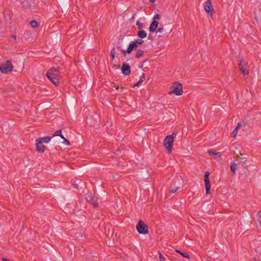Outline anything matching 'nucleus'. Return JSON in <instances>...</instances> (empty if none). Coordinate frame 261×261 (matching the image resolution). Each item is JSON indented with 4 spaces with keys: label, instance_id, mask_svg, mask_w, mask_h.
Returning <instances> with one entry per match:
<instances>
[{
    "label": "nucleus",
    "instance_id": "nucleus-20",
    "mask_svg": "<svg viewBox=\"0 0 261 261\" xmlns=\"http://www.w3.org/2000/svg\"><path fill=\"white\" fill-rule=\"evenodd\" d=\"M175 251L181 255H182L184 257L189 259L190 258V255L187 253L185 252H182L178 250H176Z\"/></svg>",
    "mask_w": 261,
    "mask_h": 261
},
{
    "label": "nucleus",
    "instance_id": "nucleus-29",
    "mask_svg": "<svg viewBox=\"0 0 261 261\" xmlns=\"http://www.w3.org/2000/svg\"><path fill=\"white\" fill-rule=\"evenodd\" d=\"M120 51L123 54V56L125 57L126 54H127V49L126 50H123V49H120Z\"/></svg>",
    "mask_w": 261,
    "mask_h": 261
},
{
    "label": "nucleus",
    "instance_id": "nucleus-18",
    "mask_svg": "<svg viewBox=\"0 0 261 261\" xmlns=\"http://www.w3.org/2000/svg\"><path fill=\"white\" fill-rule=\"evenodd\" d=\"M237 164L234 163H231L230 164V170L233 175L236 174V171L237 170Z\"/></svg>",
    "mask_w": 261,
    "mask_h": 261
},
{
    "label": "nucleus",
    "instance_id": "nucleus-19",
    "mask_svg": "<svg viewBox=\"0 0 261 261\" xmlns=\"http://www.w3.org/2000/svg\"><path fill=\"white\" fill-rule=\"evenodd\" d=\"M144 54V51L143 50L139 49L137 51V53L135 55V57L137 59H139L141 57H142Z\"/></svg>",
    "mask_w": 261,
    "mask_h": 261
},
{
    "label": "nucleus",
    "instance_id": "nucleus-41",
    "mask_svg": "<svg viewBox=\"0 0 261 261\" xmlns=\"http://www.w3.org/2000/svg\"><path fill=\"white\" fill-rule=\"evenodd\" d=\"M155 1V0H150V2L151 3H153Z\"/></svg>",
    "mask_w": 261,
    "mask_h": 261
},
{
    "label": "nucleus",
    "instance_id": "nucleus-34",
    "mask_svg": "<svg viewBox=\"0 0 261 261\" xmlns=\"http://www.w3.org/2000/svg\"><path fill=\"white\" fill-rule=\"evenodd\" d=\"M113 67L115 68V69H119L120 68V66L119 65H117L116 64H114L113 65Z\"/></svg>",
    "mask_w": 261,
    "mask_h": 261
},
{
    "label": "nucleus",
    "instance_id": "nucleus-38",
    "mask_svg": "<svg viewBox=\"0 0 261 261\" xmlns=\"http://www.w3.org/2000/svg\"><path fill=\"white\" fill-rule=\"evenodd\" d=\"M111 56L112 59L114 60L115 59V54H111Z\"/></svg>",
    "mask_w": 261,
    "mask_h": 261
},
{
    "label": "nucleus",
    "instance_id": "nucleus-25",
    "mask_svg": "<svg viewBox=\"0 0 261 261\" xmlns=\"http://www.w3.org/2000/svg\"><path fill=\"white\" fill-rule=\"evenodd\" d=\"M136 24L138 26V28L139 30H141L142 28L143 27V24L141 23L139 21H137L136 22Z\"/></svg>",
    "mask_w": 261,
    "mask_h": 261
},
{
    "label": "nucleus",
    "instance_id": "nucleus-22",
    "mask_svg": "<svg viewBox=\"0 0 261 261\" xmlns=\"http://www.w3.org/2000/svg\"><path fill=\"white\" fill-rule=\"evenodd\" d=\"M30 24L32 28H37L39 26V23L34 20H31Z\"/></svg>",
    "mask_w": 261,
    "mask_h": 261
},
{
    "label": "nucleus",
    "instance_id": "nucleus-42",
    "mask_svg": "<svg viewBox=\"0 0 261 261\" xmlns=\"http://www.w3.org/2000/svg\"><path fill=\"white\" fill-rule=\"evenodd\" d=\"M147 60H144L143 62H142V64H144L145 62H146Z\"/></svg>",
    "mask_w": 261,
    "mask_h": 261
},
{
    "label": "nucleus",
    "instance_id": "nucleus-4",
    "mask_svg": "<svg viewBox=\"0 0 261 261\" xmlns=\"http://www.w3.org/2000/svg\"><path fill=\"white\" fill-rule=\"evenodd\" d=\"M136 229L139 233L146 234L148 233V226L145 222L140 220L136 226Z\"/></svg>",
    "mask_w": 261,
    "mask_h": 261
},
{
    "label": "nucleus",
    "instance_id": "nucleus-10",
    "mask_svg": "<svg viewBox=\"0 0 261 261\" xmlns=\"http://www.w3.org/2000/svg\"><path fill=\"white\" fill-rule=\"evenodd\" d=\"M121 71L124 75H129L131 72L130 65L128 63H123L121 67Z\"/></svg>",
    "mask_w": 261,
    "mask_h": 261
},
{
    "label": "nucleus",
    "instance_id": "nucleus-6",
    "mask_svg": "<svg viewBox=\"0 0 261 261\" xmlns=\"http://www.w3.org/2000/svg\"><path fill=\"white\" fill-rule=\"evenodd\" d=\"M247 66L248 62L244 58H242L240 60V62L239 64V68L244 75H247L249 74V70L247 68Z\"/></svg>",
    "mask_w": 261,
    "mask_h": 261
},
{
    "label": "nucleus",
    "instance_id": "nucleus-8",
    "mask_svg": "<svg viewBox=\"0 0 261 261\" xmlns=\"http://www.w3.org/2000/svg\"><path fill=\"white\" fill-rule=\"evenodd\" d=\"M210 176V172L208 171H206L204 176V180L205 182V186L206 189V194L208 195L210 193L211 189V184L209 179Z\"/></svg>",
    "mask_w": 261,
    "mask_h": 261
},
{
    "label": "nucleus",
    "instance_id": "nucleus-7",
    "mask_svg": "<svg viewBox=\"0 0 261 261\" xmlns=\"http://www.w3.org/2000/svg\"><path fill=\"white\" fill-rule=\"evenodd\" d=\"M13 65L10 61H7L6 62L0 66V71L3 73H7L12 70Z\"/></svg>",
    "mask_w": 261,
    "mask_h": 261
},
{
    "label": "nucleus",
    "instance_id": "nucleus-43",
    "mask_svg": "<svg viewBox=\"0 0 261 261\" xmlns=\"http://www.w3.org/2000/svg\"><path fill=\"white\" fill-rule=\"evenodd\" d=\"M121 89H123V88H124V87H122V86H121Z\"/></svg>",
    "mask_w": 261,
    "mask_h": 261
},
{
    "label": "nucleus",
    "instance_id": "nucleus-17",
    "mask_svg": "<svg viewBox=\"0 0 261 261\" xmlns=\"http://www.w3.org/2000/svg\"><path fill=\"white\" fill-rule=\"evenodd\" d=\"M137 36L139 38L141 39L145 38L147 36V33L143 30H140L137 32Z\"/></svg>",
    "mask_w": 261,
    "mask_h": 261
},
{
    "label": "nucleus",
    "instance_id": "nucleus-5",
    "mask_svg": "<svg viewBox=\"0 0 261 261\" xmlns=\"http://www.w3.org/2000/svg\"><path fill=\"white\" fill-rule=\"evenodd\" d=\"M184 180L180 176L176 177L174 179V187L169 190L170 193H175L179 189L183 187Z\"/></svg>",
    "mask_w": 261,
    "mask_h": 261
},
{
    "label": "nucleus",
    "instance_id": "nucleus-21",
    "mask_svg": "<svg viewBox=\"0 0 261 261\" xmlns=\"http://www.w3.org/2000/svg\"><path fill=\"white\" fill-rule=\"evenodd\" d=\"M55 136H60L61 138H63L64 136L62 134L61 130H58L52 135V138Z\"/></svg>",
    "mask_w": 261,
    "mask_h": 261
},
{
    "label": "nucleus",
    "instance_id": "nucleus-26",
    "mask_svg": "<svg viewBox=\"0 0 261 261\" xmlns=\"http://www.w3.org/2000/svg\"><path fill=\"white\" fill-rule=\"evenodd\" d=\"M158 253L159 254L160 261H165V259L164 257V256L162 255V254L160 251L158 252Z\"/></svg>",
    "mask_w": 261,
    "mask_h": 261
},
{
    "label": "nucleus",
    "instance_id": "nucleus-37",
    "mask_svg": "<svg viewBox=\"0 0 261 261\" xmlns=\"http://www.w3.org/2000/svg\"><path fill=\"white\" fill-rule=\"evenodd\" d=\"M11 37L14 39L15 41L16 42V36L15 35H12Z\"/></svg>",
    "mask_w": 261,
    "mask_h": 261
},
{
    "label": "nucleus",
    "instance_id": "nucleus-14",
    "mask_svg": "<svg viewBox=\"0 0 261 261\" xmlns=\"http://www.w3.org/2000/svg\"><path fill=\"white\" fill-rule=\"evenodd\" d=\"M51 138L52 137L46 136L43 138H39L37 139H36V141H38V143L39 144H42L43 142L48 143L50 141Z\"/></svg>",
    "mask_w": 261,
    "mask_h": 261
},
{
    "label": "nucleus",
    "instance_id": "nucleus-32",
    "mask_svg": "<svg viewBox=\"0 0 261 261\" xmlns=\"http://www.w3.org/2000/svg\"><path fill=\"white\" fill-rule=\"evenodd\" d=\"M145 74L144 73H142V74L141 76V79L140 80H142V82H143L145 80Z\"/></svg>",
    "mask_w": 261,
    "mask_h": 261
},
{
    "label": "nucleus",
    "instance_id": "nucleus-12",
    "mask_svg": "<svg viewBox=\"0 0 261 261\" xmlns=\"http://www.w3.org/2000/svg\"><path fill=\"white\" fill-rule=\"evenodd\" d=\"M36 151L39 153H43L46 149V146L42 144L38 143V141H36Z\"/></svg>",
    "mask_w": 261,
    "mask_h": 261
},
{
    "label": "nucleus",
    "instance_id": "nucleus-30",
    "mask_svg": "<svg viewBox=\"0 0 261 261\" xmlns=\"http://www.w3.org/2000/svg\"><path fill=\"white\" fill-rule=\"evenodd\" d=\"M160 18V15L159 14H156L153 18V20H155V19H159Z\"/></svg>",
    "mask_w": 261,
    "mask_h": 261
},
{
    "label": "nucleus",
    "instance_id": "nucleus-11",
    "mask_svg": "<svg viewBox=\"0 0 261 261\" xmlns=\"http://www.w3.org/2000/svg\"><path fill=\"white\" fill-rule=\"evenodd\" d=\"M49 76H47L49 80L56 86H58L60 83L59 79L58 77L57 74H50Z\"/></svg>",
    "mask_w": 261,
    "mask_h": 261
},
{
    "label": "nucleus",
    "instance_id": "nucleus-28",
    "mask_svg": "<svg viewBox=\"0 0 261 261\" xmlns=\"http://www.w3.org/2000/svg\"><path fill=\"white\" fill-rule=\"evenodd\" d=\"M238 132V130H236V128L232 131V132L231 133V136L235 137Z\"/></svg>",
    "mask_w": 261,
    "mask_h": 261
},
{
    "label": "nucleus",
    "instance_id": "nucleus-9",
    "mask_svg": "<svg viewBox=\"0 0 261 261\" xmlns=\"http://www.w3.org/2000/svg\"><path fill=\"white\" fill-rule=\"evenodd\" d=\"M204 10L209 15H213L214 10L211 0H207L205 2Z\"/></svg>",
    "mask_w": 261,
    "mask_h": 261
},
{
    "label": "nucleus",
    "instance_id": "nucleus-31",
    "mask_svg": "<svg viewBox=\"0 0 261 261\" xmlns=\"http://www.w3.org/2000/svg\"><path fill=\"white\" fill-rule=\"evenodd\" d=\"M163 31V28H160L159 29H156V30L155 31V32L156 33H161L162 32V31Z\"/></svg>",
    "mask_w": 261,
    "mask_h": 261
},
{
    "label": "nucleus",
    "instance_id": "nucleus-39",
    "mask_svg": "<svg viewBox=\"0 0 261 261\" xmlns=\"http://www.w3.org/2000/svg\"><path fill=\"white\" fill-rule=\"evenodd\" d=\"M139 86L138 84L137 83H136V84H135L133 86V88H135L136 87H138Z\"/></svg>",
    "mask_w": 261,
    "mask_h": 261
},
{
    "label": "nucleus",
    "instance_id": "nucleus-40",
    "mask_svg": "<svg viewBox=\"0 0 261 261\" xmlns=\"http://www.w3.org/2000/svg\"><path fill=\"white\" fill-rule=\"evenodd\" d=\"M142 82H143L142 81V80H140L139 81H138V82H137V83H138V85L139 86V85H140L141 84V83H142Z\"/></svg>",
    "mask_w": 261,
    "mask_h": 261
},
{
    "label": "nucleus",
    "instance_id": "nucleus-13",
    "mask_svg": "<svg viewBox=\"0 0 261 261\" xmlns=\"http://www.w3.org/2000/svg\"><path fill=\"white\" fill-rule=\"evenodd\" d=\"M159 24V22L156 20H153L149 28V31L150 32H155Z\"/></svg>",
    "mask_w": 261,
    "mask_h": 261
},
{
    "label": "nucleus",
    "instance_id": "nucleus-2",
    "mask_svg": "<svg viewBox=\"0 0 261 261\" xmlns=\"http://www.w3.org/2000/svg\"><path fill=\"white\" fill-rule=\"evenodd\" d=\"M169 94H174L177 96H180L183 93L182 85L178 82H174L172 83L170 88Z\"/></svg>",
    "mask_w": 261,
    "mask_h": 261
},
{
    "label": "nucleus",
    "instance_id": "nucleus-27",
    "mask_svg": "<svg viewBox=\"0 0 261 261\" xmlns=\"http://www.w3.org/2000/svg\"><path fill=\"white\" fill-rule=\"evenodd\" d=\"M62 139H63L64 140V143H65L66 145H70V142L68 140H67V139H66L64 136H63V138H62Z\"/></svg>",
    "mask_w": 261,
    "mask_h": 261
},
{
    "label": "nucleus",
    "instance_id": "nucleus-1",
    "mask_svg": "<svg viewBox=\"0 0 261 261\" xmlns=\"http://www.w3.org/2000/svg\"><path fill=\"white\" fill-rule=\"evenodd\" d=\"M176 134L173 133L171 135L167 136L164 139L163 145L165 148L167 149L168 153H171L173 149V141L175 138Z\"/></svg>",
    "mask_w": 261,
    "mask_h": 261
},
{
    "label": "nucleus",
    "instance_id": "nucleus-33",
    "mask_svg": "<svg viewBox=\"0 0 261 261\" xmlns=\"http://www.w3.org/2000/svg\"><path fill=\"white\" fill-rule=\"evenodd\" d=\"M242 125V124L241 122H239L238 124H237V126H236V127L235 128H236V130H238L240 127Z\"/></svg>",
    "mask_w": 261,
    "mask_h": 261
},
{
    "label": "nucleus",
    "instance_id": "nucleus-24",
    "mask_svg": "<svg viewBox=\"0 0 261 261\" xmlns=\"http://www.w3.org/2000/svg\"><path fill=\"white\" fill-rule=\"evenodd\" d=\"M134 42L136 43V45L138 46V44L142 45L144 41L142 39H137V40L134 41Z\"/></svg>",
    "mask_w": 261,
    "mask_h": 261
},
{
    "label": "nucleus",
    "instance_id": "nucleus-3",
    "mask_svg": "<svg viewBox=\"0 0 261 261\" xmlns=\"http://www.w3.org/2000/svg\"><path fill=\"white\" fill-rule=\"evenodd\" d=\"M85 199L88 203L92 205L94 208L98 207V198L92 193H88L85 195Z\"/></svg>",
    "mask_w": 261,
    "mask_h": 261
},
{
    "label": "nucleus",
    "instance_id": "nucleus-36",
    "mask_svg": "<svg viewBox=\"0 0 261 261\" xmlns=\"http://www.w3.org/2000/svg\"><path fill=\"white\" fill-rule=\"evenodd\" d=\"M114 84V87L116 88V89H118L119 88V86L118 85H116L115 83H113Z\"/></svg>",
    "mask_w": 261,
    "mask_h": 261
},
{
    "label": "nucleus",
    "instance_id": "nucleus-23",
    "mask_svg": "<svg viewBox=\"0 0 261 261\" xmlns=\"http://www.w3.org/2000/svg\"><path fill=\"white\" fill-rule=\"evenodd\" d=\"M207 152L210 155H218L219 156H220V152H215L214 151H213V150L212 149H208L207 150Z\"/></svg>",
    "mask_w": 261,
    "mask_h": 261
},
{
    "label": "nucleus",
    "instance_id": "nucleus-16",
    "mask_svg": "<svg viewBox=\"0 0 261 261\" xmlns=\"http://www.w3.org/2000/svg\"><path fill=\"white\" fill-rule=\"evenodd\" d=\"M60 68H51L47 72L46 75V76H49L48 75H50L51 74H56L55 73L58 72L60 70Z\"/></svg>",
    "mask_w": 261,
    "mask_h": 261
},
{
    "label": "nucleus",
    "instance_id": "nucleus-35",
    "mask_svg": "<svg viewBox=\"0 0 261 261\" xmlns=\"http://www.w3.org/2000/svg\"><path fill=\"white\" fill-rule=\"evenodd\" d=\"M115 54V49L114 47L112 48L111 50V54Z\"/></svg>",
    "mask_w": 261,
    "mask_h": 261
},
{
    "label": "nucleus",
    "instance_id": "nucleus-15",
    "mask_svg": "<svg viewBox=\"0 0 261 261\" xmlns=\"http://www.w3.org/2000/svg\"><path fill=\"white\" fill-rule=\"evenodd\" d=\"M137 47L138 46L134 41L131 42L127 47V54H130L133 50L136 49Z\"/></svg>",
    "mask_w": 261,
    "mask_h": 261
}]
</instances>
